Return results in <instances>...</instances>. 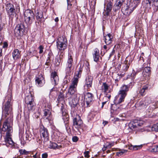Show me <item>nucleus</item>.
I'll use <instances>...</instances> for the list:
<instances>
[{"mask_svg":"<svg viewBox=\"0 0 158 158\" xmlns=\"http://www.w3.org/2000/svg\"><path fill=\"white\" fill-rule=\"evenodd\" d=\"M11 94L9 93L6 97L4 99L5 104L2 107V116L5 118L7 117L3 123L2 130L6 132V137L5 141L6 143L9 144H13V141L10 137L12 132V128L10 126L12 123V116L11 115L12 111V102Z\"/></svg>","mask_w":158,"mask_h":158,"instance_id":"f257e3e1","label":"nucleus"},{"mask_svg":"<svg viewBox=\"0 0 158 158\" xmlns=\"http://www.w3.org/2000/svg\"><path fill=\"white\" fill-rule=\"evenodd\" d=\"M126 96L123 94L118 93V97L119 98L118 100H117L116 102V104L113 105L111 107V109L113 110V113L114 114H118L121 111V108L118 106V105L124 102Z\"/></svg>","mask_w":158,"mask_h":158,"instance_id":"f03ea898","label":"nucleus"},{"mask_svg":"<svg viewBox=\"0 0 158 158\" xmlns=\"http://www.w3.org/2000/svg\"><path fill=\"white\" fill-rule=\"evenodd\" d=\"M35 19V16L32 11L29 10H26L24 13V21L28 26L32 24Z\"/></svg>","mask_w":158,"mask_h":158,"instance_id":"7ed1b4c3","label":"nucleus"},{"mask_svg":"<svg viewBox=\"0 0 158 158\" xmlns=\"http://www.w3.org/2000/svg\"><path fill=\"white\" fill-rule=\"evenodd\" d=\"M67 40L65 37L63 36L59 37L56 41V46L59 52L65 50L67 48Z\"/></svg>","mask_w":158,"mask_h":158,"instance_id":"20e7f679","label":"nucleus"},{"mask_svg":"<svg viewBox=\"0 0 158 158\" xmlns=\"http://www.w3.org/2000/svg\"><path fill=\"white\" fill-rule=\"evenodd\" d=\"M27 31V27L22 23L18 24L14 30L15 34L16 36H22L26 33Z\"/></svg>","mask_w":158,"mask_h":158,"instance_id":"39448f33","label":"nucleus"},{"mask_svg":"<svg viewBox=\"0 0 158 158\" xmlns=\"http://www.w3.org/2000/svg\"><path fill=\"white\" fill-rule=\"evenodd\" d=\"M77 81L75 80L72 81V84L69 88L68 91L65 95V98L69 99L71 98L70 96L75 94V92L76 90V87L77 85Z\"/></svg>","mask_w":158,"mask_h":158,"instance_id":"423d86ee","label":"nucleus"},{"mask_svg":"<svg viewBox=\"0 0 158 158\" xmlns=\"http://www.w3.org/2000/svg\"><path fill=\"white\" fill-rule=\"evenodd\" d=\"M73 57L71 55H69L66 64L65 71L66 74H69L72 72L73 69Z\"/></svg>","mask_w":158,"mask_h":158,"instance_id":"0eeeda50","label":"nucleus"},{"mask_svg":"<svg viewBox=\"0 0 158 158\" xmlns=\"http://www.w3.org/2000/svg\"><path fill=\"white\" fill-rule=\"evenodd\" d=\"M73 127L76 128L78 131H80V129H81L83 122L81 119L80 116L78 115L74 118L73 119Z\"/></svg>","mask_w":158,"mask_h":158,"instance_id":"6e6552de","label":"nucleus"},{"mask_svg":"<svg viewBox=\"0 0 158 158\" xmlns=\"http://www.w3.org/2000/svg\"><path fill=\"white\" fill-rule=\"evenodd\" d=\"M6 9L8 15L10 18H13L14 16H16V10L13 4L10 3L7 4Z\"/></svg>","mask_w":158,"mask_h":158,"instance_id":"1a4fd4ad","label":"nucleus"},{"mask_svg":"<svg viewBox=\"0 0 158 158\" xmlns=\"http://www.w3.org/2000/svg\"><path fill=\"white\" fill-rule=\"evenodd\" d=\"M41 139L42 140V138L44 139V142L48 141L49 139V133L47 129L44 127H41L40 130Z\"/></svg>","mask_w":158,"mask_h":158,"instance_id":"9d476101","label":"nucleus"},{"mask_svg":"<svg viewBox=\"0 0 158 158\" xmlns=\"http://www.w3.org/2000/svg\"><path fill=\"white\" fill-rule=\"evenodd\" d=\"M112 3L111 2H109L106 6V10L103 13V19L105 20L109 18V14L112 10Z\"/></svg>","mask_w":158,"mask_h":158,"instance_id":"9b49d317","label":"nucleus"},{"mask_svg":"<svg viewBox=\"0 0 158 158\" xmlns=\"http://www.w3.org/2000/svg\"><path fill=\"white\" fill-rule=\"evenodd\" d=\"M93 94L90 93L88 92L84 95V100L86 102L87 106H89L91 105L93 100Z\"/></svg>","mask_w":158,"mask_h":158,"instance_id":"f8f14e48","label":"nucleus"},{"mask_svg":"<svg viewBox=\"0 0 158 158\" xmlns=\"http://www.w3.org/2000/svg\"><path fill=\"white\" fill-rule=\"evenodd\" d=\"M134 84V82H131L129 85H123L121 88V89L119 92V93L121 94H123L124 95H127V92L128 91L129 88L132 87Z\"/></svg>","mask_w":158,"mask_h":158,"instance_id":"ddd939ff","label":"nucleus"},{"mask_svg":"<svg viewBox=\"0 0 158 158\" xmlns=\"http://www.w3.org/2000/svg\"><path fill=\"white\" fill-rule=\"evenodd\" d=\"M143 122L142 121H139L131 123H130L129 127L131 129L133 130H137L139 129V127L142 126L143 124Z\"/></svg>","mask_w":158,"mask_h":158,"instance_id":"4468645a","label":"nucleus"},{"mask_svg":"<svg viewBox=\"0 0 158 158\" xmlns=\"http://www.w3.org/2000/svg\"><path fill=\"white\" fill-rule=\"evenodd\" d=\"M35 81L36 84L39 86H42L45 83L44 78L41 74L35 77Z\"/></svg>","mask_w":158,"mask_h":158,"instance_id":"2eb2a0df","label":"nucleus"},{"mask_svg":"<svg viewBox=\"0 0 158 158\" xmlns=\"http://www.w3.org/2000/svg\"><path fill=\"white\" fill-rule=\"evenodd\" d=\"M51 78L52 83L55 85H57L59 82V79L57 73L52 72L51 74Z\"/></svg>","mask_w":158,"mask_h":158,"instance_id":"dca6fc26","label":"nucleus"},{"mask_svg":"<svg viewBox=\"0 0 158 158\" xmlns=\"http://www.w3.org/2000/svg\"><path fill=\"white\" fill-rule=\"evenodd\" d=\"M36 21L35 23L37 26H40L42 20H44L43 13L41 11L37 12L36 14Z\"/></svg>","mask_w":158,"mask_h":158,"instance_id":"f3484780","label":"nucleus"},{"mask_svg":"<svg viewBox=\"0 0 158 158\" xmlns=\"http://www.w3.org/2000/svg\"><path fill=\"white\" fill-rule=\"evenodd\" d=\"M99 54V50L97 48H95L93 53V56L94 60L96 62L100 61V60H101V57H100Z\"/></svg>","mask_w":158,"mask_h":158,"instance_id":"a211bd4d","label":"nucleus"},{"mask_svg":"<svg viewBox=\"0 0 158 158\" xmlns=\"http://www.w3.org/2000/svg\"><path fill=\"white\" fill-rule=\"evenodd\" d=\"M70 96H71V98L68 99L70 101L71 99L72 98L71 102H70V103H71L72 105L74 106H76L78 102L79 101V98L77 97L76 94H74Z\"/></svg>","mask_w":158,"mask_h":158,"instance_id":"6ab92c4d","label":"nucleus"},{"mask_svg":"<svg viewBox=\"0 0 158 158\" xmlns=\"http://www.w3.org/2000/svg\"><path fill=\"white\" fill-rule=\"evenodd\" d=\"M93 79V77L89 75L86 77L85 81V85L87 88L91 87Z\"/></svg>","mask_w":158,"mask_h":158,"instance_id":"aec40b11","label":"nucleus"},{"mask_svg":"<svg viewBox=\"0 0 158 158\" xmlns=\"http://www.w3.org/2000/svg\"><path fill=\"white\" fill-rule=\"evenodd\" d=\"M13 57L14 60H17L21 57V52L18 49L14 50L12 53Z\"/></svg>","mask_w":158,"mask_h":158,"instance_id":"412c9836","label":"nucleus"},{"mask_svg":"<svg viewBox=\"0 0 158 158\" xmlns=\"http://www.w3.org/2000/svg\"><path fill=\"white\" fill-rule=\"evenodd\" d=\"M105 37V41L106 45H109L112 43L113 36L110 33L108 34Z\"/></svg>","mask_w":158,"mask_h":158,"instance_id":"4be33fe9","label":"nucleus"},{"mask_svg":"<svg viewBox=\"0 0 158 158\" xmlns=\"http://www.w3.org/2000/svg\"><path fill=\"white\" fill-rule=\"evenodd\" d=\"M149 85H144L142 89H140L139 93L142 96H144L145 94V91L148 89Z\"/></svg>","mask_w":158,"mask_h":158,"instance_id":"5701e85b","label":"nucleus"},{"mask_svg":"<svg viewBox=\"0 0 158 158\" xmlns=\"http://www.w3.org/2000/svg\"><path fill=\"white\" fill-rule=\"evenodd\" d=\"M82 72V70L81 69H80L77 72L76 75L74 76L72 80V81H74L75 80L77 81V83H78V78L81 76V74Z\"/></svg>","mask_w":158,"mask_h":158,"instance_id":"b1692460","label":"nucleus"},{"mask_svg":"<svg viewBox=\"0 0 158 158\" xmlns=\"http://www.w3.org/2000/svg\"><path fill=\"white\" fill-rule=\"evenodd\" d=\"M152 0H144L142 2L143 5L146 8H150Z\"/></svg>","mask_w":158,"mask_h":158,"instance_id":"393cba45","label":"nucleus"},{"mask_svg":"<svg viewBox=\"0 0 158 158\" xmlns=\"http://www.w3.org/2000/svg\"><path fill=\"white\" fill-rule=\"evenodd\" d=\"M51 113L50 111L48 109H45L44 111V116L46 117V118L48 119V120L50 119V118Z\"/></svg>","mask_w":158,"mask_h":158,"instance_id":"a878e982","label":"nucleus"},{"mask_svg":"<svg viewBox=\"0 0 158 158\" xmlns=\"http://www.w3.org/2000/svg\"><path fill=\"white\" fill-rule=\"evenodd\" d=\"M25 103H29L34 101V98L31 94L27 96L25 98Z\"/></svg>","mask_w":158,"mask_h":158,"instance_id":"bb28decb","label":"nucleus"},{"mask_svg":"<svg viewBox=\"0 0 158 158\" xmlns=\"http://www.w3.org/2000/svg\"><path fill=\"white\" fill-rule=\"evenodd\" d=\"M140 1V0H134V3L132 2L130 4V6L131 5L132 7V10H134L137 6L139 3Z\"/></svg>","mask_w":158,"mask_h":158,"instance_id":"cd10ccee","label":"nucleus"},{"mask_svg":"<svg viewBox=\"0 0 158 158\" xmlns=\"http://www.w3.org/2000/svg\"><path fill=\"white\" fill-rule=\"evenodd\" d=\"M122 4H123L120 3L117 1L114 6L113 10H114L115 11H116L117 10H118L120 8L121 6H122Z\"/></svg>","mask_w":158,"mask_h":158,"instance_id":"c85d7f7f","label":"nucleus"},{"mask_svg":"<svg viewBox=\"0 0 158 158\" xmlns=\"http://www.w3.org/2000/svg\"><path fill=\"white\" fill-rule=\"evenodd\" d=\"M63 119L65 123V127L67 128L68 126V123L69 119V116L68 115L66 114L63 117Z\"/></svg>","mask_w":158,"mask_h":158,"instance_id":"c756f323","label":"nucleus"},{"mask_svg":"<svg viewBox=\"0 0 158 158\" xmlns=\"http://www.w3.org/2000/svg\"><path fill=\"white\" fill-rule=\"evenodd\" d=\"M133 10H132V7L131 5L130 6V4L129 8L127 6V8L125 9L124 11L127 15H129L131 13V11L132 12Z\"/></svg>","mask_w":158,"mask_h":158,"instance_id":"7c9ffc66","label":"nucleus"},{"mask_svg":"<svg viewBox=\"0 0 158 158\" xmlns=\"http://www.w3.org/2000/svg\"><path fill=\"white\" fill-rule=\"evenodd\" d=\"M27 104L28 108L29 110H32L34 104V101L29 103H26Z\"/></svg>","mask_w":158,"mask_h":158,"instance_id":"2f4dec72","label":"nucleus"},{"mask_svg":"<svg viewBox=\"0 0 158 158\" xmlns=\"http://www.w3.org/2000/svg\"><path fill=\"white\" fill-rule=\"evenodd\" d=\"M49 146L51 148L53 149L59 148V146L56 143H51L50 142Z\"/></svg>","mask_w":158,"mask_h":158,"instance_id":"473e14b6","label":"nucleus"},{"mask_svg":"<svg viewBox=\"0 0 158 158\" xmlns=\"http://www.w3.org/2000/svg\"><path fill=\"white\" fill-rule=\"evenodd\" d=\"M19 152L20 153V155H27L29 154V151H26L25 149H20L19 150Z\"/></svg>","mask_w":158,"mask_h":158,"instance_id":"72a5a7b5","label":"nucleus"},{"mask_svg":"<svg viewBox=\"0 0 158 158\" xmlns=\"http://www.w3.org/2000/svg\"><path fill=\"white\" fill-rule=\"evenodd\" d=\"M114 145V142H107L105 144V147L108 148H110Z\"/></svg>","mask_w":158,"mask_h":158,"instance_id":"f704fd0d","label":"nucleus"},{"mask_svg":"<svg viewBox=\"0 0 158 158\" xmlns=\"http://www.w3.org/2000/svg\"><path fill=\"white\" fill-rule=\"evenodd\" d=\"M145 103V105L147 106L151 102V98L149 97H146L143 101Z\"/></svg>","mask_w":158,"mask_h":158,"instance_id":"c9c22d12","label":"nucleus"},{"mask_svg":"<svg viewBox=\"0 0 158 158\" xmlns=\"http://www.w3.org/2000/svg\"><path fill=\"white\" fill-rule=\"evenodd\" d=\"M138 105L140 109L145 108L147 106L146 105H145V103L144 101L140 102L138 104Z\"/></svg>","mask_w":158,"mask_h":158,"instance_id":"e433bc0d","label":"nucleus"},{"mask_svg":"<svg viewBox=\"0 0 158 158\" xmlns=\"http://www.w3.org/2000/svg\"><path fill=\"white\" fill-rule=\"evenodd\" d=\"M102 89L104 92H106L108 89L109 86L106 83H103L102 84Z\"/></svg>","mask_w":158,"mask_h":158,"instance_id":"4c0bfd02","label":"nucleus"},{"mask_svg":"<svg viewBox=\"0 0 158 158\" xmlns=\"http://www.w3.org/2000/svg\"><path fill=\"white\" fill-rule=\"evenodd\" d=\"M127 152V150L123 149L120 150L116 153V155L118 156H120L123 154L124 153H126Z\"/></svg>","mask_w":158,"mask_h":158,"instance_id":"58836bf2","label":"nucleus"},{"mask_svg":"<svg viewBox=\"0 0 158 158\" xmlns=\"http://www.w3.org/2000/svg\"><path fill=\"white\" fill-rule=\"evenodd\" d=\"M151 128L152 131L158 132V123L154 124Z\"/></svg>","mask_w":158,"mask_h":158,"instance_id":"ea45409f","label":"nucleus"},{"mask_svg":"<svg viewBox=\"0 0 158 158\" xmlns=\"http://www.w3.org/2000/svg\"><path fill=\"white\" fill-rule=\"evenodd\" d=\"M65 98V96H64V94L61 92H60L58 96L57 99L58 100H62Z\"/></svg>","mask_w":158,"mask_h":158,"instance_id":"a19ab883","label":"nucleus"},{"mask_svg":"<svg viewBox=\"0 0 158 158\" xmlns=\"http://www.w3.org/2000/svg\"><path fill=\"white\" fill-rule=\"evenodd\" d=\"M143 72L144 74H145L144 73H146L150 74V68L149 67H145L144 69Z\"/></svg>","mask_w":158,"mask_h":158,"instance_id":"79ce46f5","label":"nucleus"},{"mask_svg":"<svg viewBox=\"0 0 158 158\" xmlns=\"http://www.w3.org/2000/svg\"><path fill=\"white\" fill-rule=\"evenodd\" d=\"M121 78L120 76L119 75L118 73L116 74L114 76V79L115 82H118Z\"/></svg>","mask_w":158,"mask_h":158,"instance_id":"37998d69","label":"nucleus"},{"mask_svg":"<svg viewBox=\"0 0 158 158\" xmlns=\"http://www.w3.org/2000/svg\"><path fill=\"white\" fill-rule=\"evenodd\" d=\"M151 151L154 152H158V145H155L153 147Z\"/></svg>","mask_w":158,"mask_h":158,"instance_id":"c03bdc74","label":"nucleus"},{"mask_svg":"<svg viewBox=\"0 0 158 158\" xmlns=\"http://www.w3.org/2000/svg\"><path fill=\"white\" fill-rule=\"evenodd\" d=\"M145 74H143V72L142 74L143 77L145 78V79H148L149 78V77L150 76V74L148 73H144Z\"/></svg>","mask_w":158,"mask_h":158,"instance_id":"a18cd8bd","label":"nucleus"},{"mask_svg":"<svg viewBox=\"0 0 158 158\" xmlns=\"http://www.w3.org/2000/svg\"><path fill=\"white\" fill-rule=\"evenodd\" d=\"M61 60L60 59H56L55 60V65L56 66H58L59 65Z\"/></svg>","mask_w":158,"mask_h":158,"instance_id":"49530a36","label":"nucleus"},{"mask_svg":"<svg viewBox=\"0 0 158 158\" xmlns=\"http://www.w3.org/2000/svg\"><path fill=\"white\" fill-rule=\"evenodd\" d=\"M89 151H86L84 152L85 155V157L86 158L89 157L90 156L89 155Z\"/></svg>","mask_w":158,"mask_h":158,"instance_id":"de8ad7c7","label":"nucleus"},{"mask_svg":"<svg viewBox=\"0 0 158 158\" xmlns=\"http://www.w3.org/2000/svg\"><path fill=\"white\" fill-rule=\"evenodd\" d=\"M40 49L39 53L40 54L42 53L43 52V49H44L42 45H40L39 48Z\"/></svg>","mask_w":158,"mask_h":158,"instance_id":"09e8293b","label":"nucleus"},{"mask_svg":"<svg viewBox=\"0 0 158 158\" xmlns=\"http://www.w3.org/2000/svg\"><path fill=\"white\" fill-rule=\"evenodd\" d=\"M142 146L141 145H138V146H137V145L134 146V150H138L139 149H140L141 148Z\"/></svg>","mask_w":158,"mask_h":158,"instance_id":"8fccbe9b","label":"nucleus"},{"mask_svg":"<svg viewBox=\"0 0 158 158\" xmlns=\"http://www.w3.org/2000/svg\"><path fill=\"white\" fill-rule=\"evenodd\" d=\"M78 139V138L76 136H73L72 138L73 141L74 142H77Z\"/></svg>","mask_w":158,"mask_h":158,"instance_id":"3c124183","label":"nucleus"},{"mask_svg":"<svg viewBox=\"0 0 158 158\" xmlns=\"http://www.w3.org/2000/svg\"><path fill=\"white\" fill-rule=\"evenodd\" d=\"M67 2L68 8L69 7H70L71 6H72V4H71L70 0H67Z\"/></svg>","mask_w":158,"mask_h":158,"instance_id":"603ef678","label":"nucleus"},{"mask_svg":"<svg viewBox=\"0 0 158 158\" xmlns=\"http://www.w3.org/2000/svg\"><path fill=\"white\" fill-rule=\"evenodd\" d=\"M48 154L47 153H43L42 155V158H47V157H48Z\"/></svg>","mask_w":158,"mask_h":158,"instance_id":"864d4df0","label":"nucleus"},{"mask_svg":"<svg viewBox=\"0 0 158 158\" xmlns=\"http://www.w3.org/2000/svg\"><path fill=\"white\" fill-rule=\"evenodd\" d=\"M138 72H134V73H133L131 74V76L133 77V78L134 79L135 78V77L136 74Z\"/></svg>","mask_w":158,"mask_h":158,"instance_id":"5fc2aeb1","label":"nucleus"},{"mask_svg":"<svg viewBox=\"0 0 158 158\" xmlns=\"http://www.w3.org/2000/svg\"><path fill=\"white\" fill-rule=\"evenodd\" d=\"M60 110L62 112V114H64V112L65 111V109H64V106H63L62 104V106L60 108Z\"/></svg>","mask_w":158,"mask_h":158,"instance_id":"6e6d98bb","label":"nucleus"},{"mask_svg":"<svg viewBox=\"0 0 158 158\" xmlns=\"http://www.w3.org/2000/svg\"><path fill=\"white\" fill-rule=\"evenodd\" d=\"M117 1L120 3L123 4V2H125V0H117Z\"/></svg>","mask_w":158,"mask_h":158,"instance_id":"4d7b16f0","label":"nucleus"},{"mask_svg":"<svg viewBox=\"0 0 158 158\" xmlns=\"http://www.w3.org/2000/svg\"><path fill=\"white\" fill-rule=\"evenodd\" d=\"M134 146H132V145L131 146H129V149L130 150H134Z\"/></svg>","mask_w":158,"mask_h":158,"instance_id":"13d9d810","label":"nucleus"},{"mask_svg":"<svg viewBox=\"0 0 158 158\" xmlns=\"http://www.w3.org/2000/svg\"><path fill=\"white\" fill-rule=\"evenodd\" d=\"M115 52V50L114 49H113L112 52L110 53V57L111 56L114 54V53Z\"/></svg>","mask_w":158,"mask_h":158,"instance_id":"bf43d9fd","label":"nucleus"},{"mask_svg":"<svg viewBox=\"0 0 158 158\" xmlns=\"http://www.w3.org/2000/svg\"><path fill=\"white\" fill-rule=\"evenodd\" d=\"M8 46V44L6 43H4V45L3 46V48H4L5 47H7Z\"/></svg>","mask_w":158,"mask_h":158,"instance_id":"052dcab7","label":"nucleus"},{"mask_svg":"<svg viewBox=\"0 0 158 158\" xmlns=\"http://www.w3.org/2000/svg\"><path fill=\"white\" fill-rule=\"evenodd\" d=\"M108 123V122L107 121H104L103 122V124L105 126L106 125V124H107Z\"/></svg>","mask_w":158,"mask_h":158,"instance_id":"680f3d73","label":"nucleus"},{"mask_svg":"<svg viewBox=\"0 0 158 158\" xmlns=\"http://www.w3.org/2000/svg\"><path fill=\"white\" fill-rule=\"evenodd\" d=\"M107 102V101H105L103 102H102V108L103 107L104 105L106 104V102Z\"/></svg>","mask_w":158,"mask_h":158,"instance_id":"e2e57ef3","label":"nucleus"},{"mask_svg":"<svg viewBox=\"0 0 158 158\" xmlns=\"http://www.w3.org/2000/svg\"><path fill=\"white\" fill-rule=\"evenodd\" d=\"M153 2H154V4L155 6L156 3H157L158 2V0H153Z\"/></svg>","mask_w":158,"mask_h":158,"instance_id":"0e129e2a","label":"nucleus"},{"mask_svg":"<svg viewBox=\"0 0 158 158\" xmlns=\"http://www.w3.org/2000/svg\"><path fill=\"white\" fill-rule=\"evenodd\" d=\"M110 97H111L110 95H109L108 96H105L104 98L105 99H106L107 98H108V99H109L110 98Z\"/></svg>","mask_w":158,"mask_h":158,"instance_id":"69168bd1","label":"nucleus"},{"mask_svg":"<svg viewBox=\"0 0 158 158\" xmlns=\"http://www.w3.org/2000/svg\"><path fill=\"white\" fill-rule=\"evenodd\" d=\"M106 148H106L105 147V145H104L103 147L102 148V150H103V151H104L106 149Z\"/></svg>","mask_w":158,"mask_h":158,"instance_id":"338daca9","label":"nucleus"},{"mask_svg":"<svg viewBox=\"0 0 158 158\" xmlns=\"http://www.w3.org/2000/svg\"><path fill=\"white\" fill-rule=\"evenodd\" d=\"M55 21L56 22H58L59 21V19L58 17L56 18L55 19Z\"/></svg>","mask_w":158,"mask_h":158,"instance_id":"774afa93","label":"nucleus"}]
</instances>
